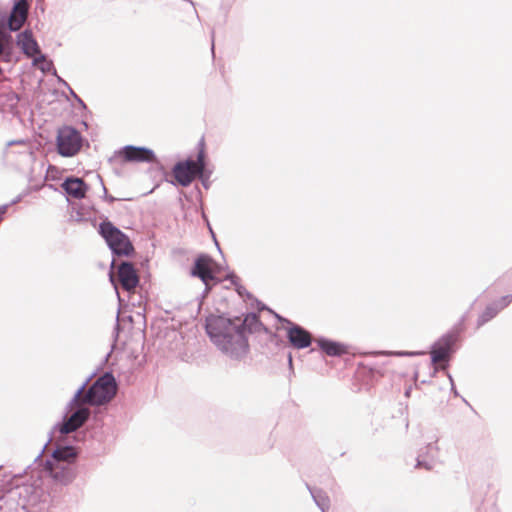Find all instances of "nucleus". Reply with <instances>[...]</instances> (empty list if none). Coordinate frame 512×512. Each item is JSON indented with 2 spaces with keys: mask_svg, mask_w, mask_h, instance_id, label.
<instances>
[{
  "mask_svg": "<svg viewBox=\"0 0 512 512\" xmlns=\"http://www.w3.org/2000/svg\"><path fill=\"white\" fill-rule=\"evenodd\" d=\"M61 187L66 194L75 199L84 198L88 189L87 184L81 178L73 176L67 177Z\"/></svg>",
  "mask_w": 512,
  "mask_h": 512,
  "instance_id": "obj_17",
  "label": "nucleus"
},
{
  "mask_svg": "<svg viewBox=\"0 0 512 512\" xmlns=\"http://www.w3.org/2000/svg\"><path fill=\"white\" fill-rule=\"evenodd\" d=\"M30 0H14L7 15L0 11V56H10L14 41L11 32L19 31L27 20Z\"/></svg>",
  "mask_w": 512,
  "mask_h": 512,
  "instance_id": "obj_4",
  "label": "nucleus"
},
{
  "mask_svg": "<svg viewBox=\"0 0 512 512\" xmlns=\"http://www.w3.org/2000/svg\"><path fill=\"white\" fill-rule=\"evenodd\" d=\"M18 489L11 490L0 498V512H18L19 509L25 510V504L16 503V498L20 496Z\"/></svg>",
  "mask_w": 512,
  "mask_h": 512,
  "instance_id": "obj_18",
  "label": "nucleus"
},
{
  "mask_svg": "<svg viewBox=\"0 0 512 512\" xmlns=\"http://www.w3.org/2000/svg\"><path fill=\"white\" fill-rule=\"evenodd\" d=\"M395 355L398 356H414L420 354L419 352H395Z\"/></svg>",
  "mask_w": 512,
  "mask_h": 512,
  "instance_id": "obj_27",
  "label": "nucleus"
},
{
  "mask_svg": "<svg viewBox=\"0 0 512 512\" xmlns=\"http://www.w3.org/2000/svg\"><path fill=\"white\" fill-rule=\"evenodd\" d=\"M512 302V295H506L488 304L477 319V327H481L506 308Z\"/></svg>",
  "mask_w": 512,
  "mask_h": 512,
  "instance_id": "obj_14",
  "label": "nucleus"
},
{
  "mask_svg": "<svg viewBox=\"0 0 512 512\" xmlns=\"http://www.w3.org/2000/svg\"><path fill=\"white\" fill-rule=\"evenodd\" d=\"M120 155L127 162H157V158L154 151L147 147L127 145L120 151Z\"/></svg>",
  "mask_w": 512,
  "mask_h": 512,
  "instance_id": "obj_11",
  "label": "nucleus"
},
{
  "mask_svg": "<svg viewBox=\"0 0 512 512\" xmlns=\"http://www.w3.org/2000/svg\"><path fill=\"white\" fill-rule=\"evenodd\" d=\"M236 290H237V292H238V294H239V295H243V293H244V291H245V288H244V287H242V286H238V287L236 288Z\"/></svg>",
  "mask_w": 512,
  "mask_h": 512,
  "instance_id": "obj_30",
  "label": "nucleus"
},
{
  "mask_svg": "<svg viewBox=\"0 0 512 512\" xmlns=\"http://www.w3.org/2000/svg\"><path fill=\"white\" fill-rule=\"evenodd\" d=\"M447 377H448V379H449V381H450V384H451V391L453 392V394H454L455 396H458V391H457V390H456V388H455L454 380H453V378H452L451 374H450V373H448V372H447Z\"/></svg>",
  "mask_w": 512,
  "mask_h": 512,
  "instance_id": "obj_26",
  "label": "nucleus"
},
{
  "mask_svg": "<svg viewBox=\"0 0 512 512\" xmlns=\"http://www.w3.org/2000/svg\"><path fill=\"white\" fill-rule=\"evenodd\" d=\"M110 281L112 282V284L114 285L115 289L117 290V286L115 284V280H114V276H113L112 272L110 273Z\"/></svg>",
  "mask_w": 512,
  "mask_h": 512,
  "instance_id": "obj_31",
  "label": "nucleus"
},
{
  "mask_svg": "<svg viewBox=\"0 0 512 512\" xmlns=\"http://www.w3.org/2000/svg\"><path fill=\"white\" fill-rule=\"evenodd\" d=\"M288 362H289V365L292 366V356L291 355H289Z\"/></svg>",
  "mask_w": 512,
  "mask_h": 512,
  "instance_id": "obj_33",
  "label": "nucleus"
},
{
  "mask_svg": "<svg viewBox=\"0 0 512 512\" xmlns=\"http://www.w3.org/2000/svg\"><path fill=\"white\" fill-rule=\"evenodd\" d=\"M200 149L197 154L196 160L192 159L191 167L194 169L195 172L200 170H206V154L204 150V141L203 139L199 143Z\"/></svg>",
  "mask_w": 512,
  "mask_h": 512,
  "instance_id": "obj_21",
  "label": "nucleus"
},
{
  "mask_svg": "<svg viewBox=\"0 0 512 512\" xmlns=\"http://www.w3.org/2000/svg\"><path fill=\"white\" fill-rule=\"evenodd\" d=\"M83 138L80 132L72 126H63L57 132V151L63 157L76 155L82 147Z\"/></svg>",
  "mask_w": 512,
  "mask_h": 512,
  "instance_id": "obj_8",
  "label": "nucleus"
},
{
  "mask_svg": "<svg viewBox=\"0 0 512 512\" xmlns=\"http://www.w3.org/2000/svg\"><path fill=\"white\" fill-rule=\"evenodd\" d=\"M93 376L94 373L76 390L70 400V405L82 401V403H87L88 406H101L110 402L115 397L118 387L116 379L111 372H105L88 386Z\"/></svg>",
  "mask_w": 512,
  "mask_h": 512,
  "instance_id": "obj_3",
  "label": "nucleus"
},
{
  "mask_svg": "<svg viewBox=\"0 0 512 512\" xmlns=\"http://www.w3.org/2000/svg\"><path fill=\"white\" fill-rule=\"evenodd\" d=\"M213 260L208 255L202 254L198 256L194 262V266L191 270L193 276L198 277L205 284L206 290H209V283L216 281L212 270Z\"/></svg>",
  "mask_w": 512,
  "mask_h": 512,
  "instance_id": "obj_10",
  "label": "nucleus"
},
{
  "mask_svg": "<svg viewBox=\"0 0 512 512\" xmlns=\"http://www.w3.org/2000/svg\"><path fill=\"white\" fill-rule=\"evenodd\" d=\"M87 406L88 404L82 403V401L77 402V404L70 405L69 401L66 406V415L61 423L55 425L54 429L62 435L76 431L90 416V409Z\"/></svg>",
  "mask_w": 512,
  "mask_h": 512,
  "instance_id": "obj_6",
  "label": "nucleus"
},
{
  "mask_svg": "<svg viewBox=\"0 0 512 512\" xmlns=\"http://www.w3.org/2000/svg\"><path fill=\"white\" fill-rule=\"evenodd\" d=\"M308 489L310 490V493H311L316 505L318 506V508L322 512H326L330 508V504H329L330 500H329L328 496L320 490L312 491L309 487H308Z\"/></svg>",
  "mask_w": 512,
  "mask_h": 512,
  "instance_id": "obj_20",
  "label": "nucleus"
},
{
  "mask_svg": "<svg viewBox=\"0 0 512 512\" xmlns=\"http://www.w3.org/2000/svg\"><path fill=\"white\" fill-rule=\"evenodd\" d=\"M229 278H231V281L234 285H236V280L238 279L235 275H232L230 276Z\"/></svg>",
  "mask_w": 512,
  "mask_h": 512,
  "instance_id": "obj_32",
  "label": "nucleus"
},
{
  "mask_svg": "<svg viewBox=\"0 0 512 512\" xmlns=\"http://www.w3.org/2000/svg\"><path fill=\"white\" fill-rule=\"evenodd\" d=\"M276 317L280 322L286 323L288 325L286 328V336L293 348L305 349L311 345L312 335L308 330L286 318L279 316L278 314H276Z\"/></svg>",
  "mask_w": 512,
  "mask_h": 512,
  "instance_id": "obj_9",
  "label": "nucleus"
},
{
  "mask_svg": "<svg viewBox=\"0 0 512 512\" xmlns=\"http://www.w3.org/2000/svg\"><path fill=\"white\" fill-rule=\"evenodd\" d=\"M212 172L208 169L206 170H200V171H197L195 172V178H199V180L201 181L203 187L205 189H209L210 187V181H209V178L211 176Z\"/></svg>",
  "mask_w": 512,
  "mask_h": 512,
  "instance_id": "obj_22",
  "label": "nucleus"
},
{
  "mask_svg": "<svg viewBox=\"0 0 512 512\" xmlns=\"http://www.w3.org/2000/svg\"><path fill=\"white\" fill-rule=\"evenodd\" d=\"M42 72L48 73L53 69V62L51 60H46L41 65L37 66Z\"/></svg>",
  "mask_w": 512,
  "mask_h": 512,
  "instance_id": "obj_25",
  "label": "nucleus"
},
{
  "mask_svg": "<svg viewBox=\"0 0 512 512\" xmlns=\"http://www.w3.org/2000/svg\"><path fill=\"white\" fill-rule=\"evenodd\" d=\"M437 442L438 439L436 438L434 441H430L423 449L420 450L415 465L416 468L432 470L435 467L440 453V448Z\"/></svg>",
  "mask_w": 512,
  "mask_h": 512,
  "instance_id": "obj_13",
  "label": "nucleus"
},
{
  "mask_svg": "<svg viewBox=\"0 0 512 512\" xmlns=\"http://www.w3.org/2000/svg\"><path fill=\"white\" fill-rule=\"evenodd\" d=\"M99 233L105 239L113 254L117 256H129L134 251L128 236L110 221L100 223Z\"/></svg>",
  "mask_w": 512,
  "mask_h": 512,
  "instance_id": "obj_5",
  "label": "nucleus"
},
{
  "mask_svg": "<svg viewBox=\"0 0 512 512\" xmlns=\"http://www.w3.org/2000/svg\"><path fill=\"white\" fill-rule=\"evenodd\" d=\"M205 328L213 344L232 360H241L247 355L248 333L267 332L256 313H249L244 318L210 315Z\"/></svg>",
  "mask_w": 512,
  "mask_h": 512,
  "instance_id": "obj_1",
  "label": "nucleus"
},
{
  "mask_svg": "<svg viewBox=\"0 0 512 512\" xmlns=\"http://www.w3.org/2000/svg\"><path fill=\"white\" fill-rule=\"evenodd\" d=\"M2 74V68L0 67V75Z\"/></svg>",
  "mask_w": 512,
  "mask_h": 512,
  "instance_id": "obj_37",
  "label": "nucleus"
},
{
  "mask_svg": "<svg viewBox=\"0 0 512 512\" xmlns=\"http://www.w3.org/2000/svg\"><path fill=\"white\" fill-rule=\"evenodd\" d=\"M115 265H116V261L113 260L112 263H111V269H113L115 267Z\"/></svg>",
  "mask_w": 512,
  "mask_h": 512,
  "instance_id": "obj_34",
  "label": "nucleus"
},
{
  "mask_svg": "<svg viewBox=\"0 0 512 512\" xmlns=\"http://www.w3.org/2000/svg\"><path fill=\"white\" fill-rule=\"evenodd\" d=\"M70 91H71V94L75 97V99H76V100H77V101H78V102H79L83 107H85V104H84V102L82 101V99H81V98H79V97H78V96L73 92V90H71V89H70Z\"/></svg>",
  "mask_w": 512,
  "mask_h": 512,
  "instance_id": "obj_29",
  "label": "nucleus"
},
{
  "mask_svg": "<svg viewBox=\"0 0 512 512\" xmlns=\"http://www.w3.org/2000/svg\"><path fill=\"white\" fill-rule=\"evenodd\" d=\"M117 279L126 291L133 290L139 283V277L134 265L128 261H121L117 267Z\"/></svg>",
  "mask_w": 512,
  "mask_h": 512,
  "instance_id": "obj_12",
  "label": "nucleus"
},
{
  "mask_svg": "<svg viewBox=\"0 0 512 512\" xmlns=\"http://www.w3.org/2000/svg\"><path fill=\"white\" fill-rule=\"evenodd\" d=\"M317 343L328 356L338 357L346 352V347L339 342L320 338Z\"/></svg>",
  "mask_w": 512,
  "mask_h": 512,
  "instance_id": "obj_19",
  "label": "nucleus"
},
{
  "mask_svg": "<svg viewBox=\"0 0 512 512\" xmlns=\"http://www.w3.org/2000/svg\"><path fill=\"white\" fill-rule=\"evenodd\" d=\"M15 142H9V145L14 144ZM16 143H22V141H17Z\"/></svg>",
  "mask_w": 512,
  "mask_h": 512,
  "instance_id": "obj_35",
  "label": "nucleus"
},
{
  "mask_svg": "<svg viewBox=\"0 0 512 512\" xmlns=\"http://www.w3.org/2000/svg\"><path fill=\"white\" fill-rule=\"evenodd\" d=\"M51 440L52 436H50L48 442L36 456L34 465H43L42 473L48 475L57 484L67 485L76 477L75 461L78 451L70 445L57 446L52 452L51 457L43 462L42 455Z\"/></svg>",
  "mask_w": 512,
  "mask_h": 512,
  "instance_id": "obj_2",
  "label": "nucleus"
},
{
  "mask_svg": "<svg viewBox=\"0 0 512 512\" xmlns=\"http://www.w3.org/2000/svg\"><path fill=\"white\" fill-rule=\"evenodd\" d=\"M458 339L459 334L456 331H450L442 335L431 346V362L438 364L441 370H446L452 354L455 352Z\"/></svg>",
  "mask_w": 512,
  "mask_h": 512,
  "instance_id": "obj_7",
  "label": "nucleus"
},
{
  "mask_svg": "<svg viewBox=\"0 0 512 512\" xmlns=\"http://www.w3.org/2000/svg\"><path fill=\"white\" fill-rule=\"evenodd\" d=\"M211 49H212V51H214V43L213 42H212Z\"/></svg>",
  "mask_w": 512,
  "mask_h": 512,
  "instance_id": "obj_36",
  "label": "nucleus"
},
{
  "mask_svg": "<svg viewBox=\"0 0 512 512\" xmlns=\"http://www.w3.org/2000/svg\"><path fill=\"white\" fill-rule=\"evenodd\" d=\"M17 45L28 58H32L37 53H40V47L33 37L31 30L26 29L17 35Z\"/></svg>",
  "mask_w": 512,
  "mask_h": 512,
  "instance_id": "obj_16",
  "label": "nucleus"
},
{
  "mask_svg": "<svg viewBox=\"0 0 512 512\" xmlns=\"http://www.w3.org/2000/svg\"><path fill=\"white\" fill-rule=\"evenodd\" d=\"M192 159L177 162L173 169V175L177 183L183 187H188L195 179V171L191 167Z\"/></svg>",
  "mask_w": 512,
  "mask_h": 512,
  "instance_id": "obj_15",
  "label": "nucleus"
},
{
  "mask_svg": "<svg viewBox=\"0 0 512 512\" xmlns=\"http://www.w3.org/2000/svg\"><path fill=\"white\" fill-rule=\"evenodd\" d=\"M7 211V205L0 207V223L3 221V216Z\"/></svg>",
  "mask_w": 512,
  "mask_h": 512,
  "instance_id": "obj_28",
  "label": "nucleus"
},
{
  "mask_svg": "<svg viewBox=\"0 0 512 512\" xmlns=\"http://www.w3.org/2000/svg\"><path fill=\"white\" fill-rule=\"evenodd\" d=\"M97 178L99 179L100 184H101V186H102L103 194H104V199H105L106 201H108L109 203H112V202L116 201V198H115V197H113V196H111V195H108L107 189H106V187H105V185H104V183H103V180H102V178L100 177V175H97Z\"/></svg>",
  "mask_w": 512,
  "mask_h": 512,
  "instance_id": "obj_24",
  "label": "nucleus"
},
{
  "mask_svg": "<svg viewBox=\"0 0 512 512\" xmlns=\"http://www.w3.org/2000/svg\"><path fill=\"white\" fill-rule=\"evenodd\" d=\"M32 65L37 67L39 65H41L43 62H45L47 60V57L46 55L42 54L41 52L40 53H37L34 57H32Z\"/></svg>",
  "mask_w": 512,
  "mask_h": 512,
  "instance_id": "obj_23",
  "label": "nucleus"
}]
</instances>
